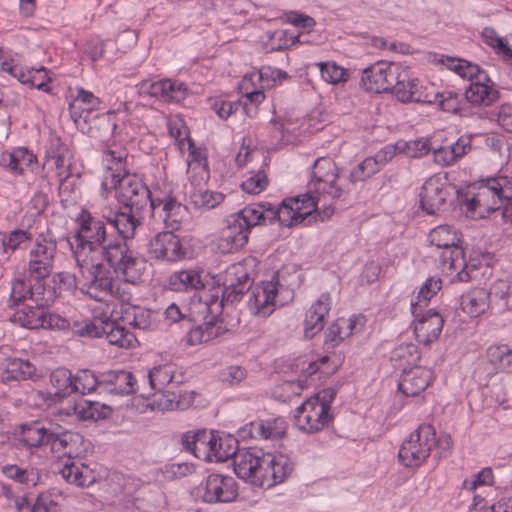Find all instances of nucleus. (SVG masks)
Masks as SVG:
<instances>
[{"mask_svg":"<svg viewBox=\"0 0 512 512\" xmlns=\"http://www.w3.org/2000/svg\"><path fill=\"white\" fill-rule=\"evenodd\" d=\"M102 373L96 375L89 369H82L74 376L75 385H77V393L81 395L89 394L97 389L101 390Z\"/></svg>","mask_w":512,"mask_h":512,"instance_id":"nucleus-51","label":"nucleus"},{"mask_svg":"<svg viewBox=\"0 0 512 512\" xmlns=\"http://www.w3.org/2000/svg\"><path fill=\"white\" fill-rule=\"evenodd\" d=\"M1 70L6 71L13 75L20 83L28 84L38 90L50 92L51 88L48 85L50 78L47 77V69L41 66L38 69L32 68L28 71H23L16 66H10L7 62L1 64Z\"/></svg>","mask_w":512,"mask_h":512,"instance_id":"nucleus-28","label":"nucleus"},{"mask_svg":"<svg viewBox=\"0 0 512 512\" xmlns=\"http://www.w3.org/2000/svg\"><path fill=\"white\" fill-rule=\"evenodd\" d=\"M433 379L432 370L415 366L410 369H404L398 384L399 390L406 396H417L423 392Z\"/></svg>","mask_w":512,"mask_h":512,"instance_id":"nucleus-19","label":"nucleus"},{"mask_svg":"<svg viewBox=\"0 0 512 512\" xmlns=\"http://www.w3.org/2000/svg\"><path fill=\"white\" fill-rule=\"evenodd\" d=\"M149 396L152 395L150 406L153 410H174L184 409L185 404L182 402L180 393L170 391L163 388L161 390H151L148 392Z\"/></svg>","mask_w":512,"mask_h":512,"instance_id":"nucleus-43","label":"nucleus"},{"mask_svg":"<svg viewBox=\"0 0 512 512\" xmlns=\"http://www.w3.org/2000/svg\"><path fill=\"white\" fill-rule=\"evenodd\" d=\"M435 429L422 424L403 441L398 452L399 462L405 467H419L435 447Z\"/></svg>","mask_w":512,"mask_h":512,"instance_id":"nucleus-8","label":"nucleus"},{"mask_svg":"<svg viewBox=\"0 0 512 512\" xmlns=\"http://www.w3.org/2000/svg\"><path fill=\"white\" fill-rule=\"evenodd\" d=\"M234 226L229 225V231L212 240L209 244L211 253L233 254L239 252L248 242L247 232L234 231Z\"/></svg>","mask_w":512,"mask_h":512,"instance_id":"nucleus-31","label":"nucleus"},{"mask_svg":"<svg viewBox=\"0 0 512 512\" xmlns=\"http://www.w3.org/2000/svg\"><path fill=\"white\" fill-rule=\"evenodd\" d=\"M81 273L87 280V295L95 300H102L103 295L118 293L114 289V275L117 276L115 266L118 258H101L96 262L94 258H75Z\"/></svg>","mask_w":512,"mask_h":512,"instance_id":"nucleus-4","label":"nucleus"},{"mask_svg":"<svg viewBox=\"0 0 512 512\" xmlns=\"http://www.w3.org/2000/svg\"><path fill=\"white\" fill-rule=\"evenodd\" d=\"M101 391L116 395L139 393L143 398L149 397V393L141 389L134 374L126 370H110L103 372Z\"/></svg>","mask_w":512,"mask_h":512,"instance_id":"nucleus-15","label":"nucleus"},{"mask_svg":"<svg viewBox=\"0 0 512 512\" xmlns=\"http://www.w3.org/2000/svg\"><path fill=\"white\" fill-rule=\"evenodd\" d=\"M217 436L218 434H215L212 430L187 431L182 435L181 443L184 450L199 459L209 461L212 452L216 449Z\"/></svg>","mask_w":512,"mask_h":512,"instance_id":"nucleus-18","label":"nucleus"},{"mask_svg":"<svg viewBox=\"0 0 512 512\" xmlns=\"http://www.w3.org/2000/svg\"><path fill=\"white\" fill-rule=\"evenodd\" d=\"M147 270L146 258H118L115 266L117 277L122 276L125 282L132 284L141 281Z\"/></svg>","mask_w":512,"mask_h":512,"instance_id":"nucleus-35","label":"nucleus"},{"mask_svg":"<svg viewBox=\"0 0 512 512\" xmlns=\"http://www.w3.org/2000/svg\"><path fill=\"white\" fill-rule=\"evenodd\" d=\"M429 241L432 245L443 249H453L451 254L465 256L466 248L463 247L459 233L449 225H439L429 233Z\"/></svg>","mask_w":512,"mask_h":512,"instance_id":"nucleus-26","label":"nucleus"},{"mask_svg":"<svg viewBox=\"0 0 512 512\" xmlns=\"http://www.w3.org/2000/svg\"><path fill=\"white\" fill-rule=\"evenodd\" d=\"M56 432L47 429L40 422L21 425L19 441L29 448L55 445Z\"/></svg>","mask_w":512,"mask_h":512,"instance_id":"nucleus-25","label":"nucleus"},{"mask_svg":"<svg viewBox=\"0 0 512 512\" xmlns=\"http://www.w3.org/2000/svg\"><path fill=\"white\" fill-rule=\"evenodd\" d=\"M103 186H111L117 190V198L119 202L130 201L140 191V187L146 186L142 179L136 174L119 175L110 172L103 181Z\"/></svg>","mask_w":512,"mask_h":512,"instance_id":"nucleus-24","label":"nucleus"},{"mask_svg":"<svg viewBox=\"0 0 512 512\" xmlns=\"http://www.w3.org/2000/svg\"><path fill=\"white\" fill-rule=\"evenodd\" d=\"M487 359L495 369L504 370L512 363V349L505 344L490 346Z\"/></svg>","mask_w":512,"mask_h":512,"instance_id":"nucleus-53","label":"nucleus"},{"mask_svg":"<svg viewBox=\"0 0 512 512\" xmlns=\"http://www.w3.org/2000/svg\"><path fill=\"white\" fill-rule=\"evenodd\" d=\"M491 301L507 310H512V280L498 279L490 287Z\"/></svg>","mask_w":512,"mask_h":512,"instance_id":"nucleus-50","label":"nucleus"},{"mask_svg":"<svg viewBox=\"0 0 512 512\" xmlns=\"http://www.w3.org/2000/svg\"><path fill=\"white\" fill-rule=\"evenodd\" d=\"M339 178L338 168L335 162L329 157H320L315 160L311 179L308 182V191L305 197H312L318 204L320 196L338 199L343 193L337 180Z\"/></svg>","mask_w":512,"mask_h":512,"instance_id":"nucleus-7","label":"nucleus"},{"mask_svg":"<svg viewBox=\"0 0 512 512\" xmlns=\"http://www.w3.org/2000/svg\"><path fill=\"white\" fill-rule=\"evenodd\" d=\"M198 494L206 503H229L237 498L238 487L232 477L213 473L198 487Z\"/></svg>","mask_w":512,"mask_h":512,"instance_id":"nucleus-10","label":"nucleus"},{"mask_svg":"<svg viewBox=\"0 0 512 512\" xmlns=\"http://www.w3.org/2000/svg\"><path fill=\"white\" fill-rule=\"evenodd\" d=\"M398 65L392 62H378L365 68L361 76V87L373 93L389 92L391 83L393 84L395 77H397Z\"/></svg>","mask_w":512,"mask_h":512,"instance_id":"nucleus-14","label":"nucleus"},{"mask_svg":"<svg viewBox=\"0 0 512 512\" xmlns=\"http://www.w3.org/2000/svg\"><path fill=\"white\" fill-rule=\"evenodd\" d=\"M199 302L201 306L199 313H205L204 316H212V319H219L225 309L220 287L215 284L214 280L212 289L203 291L199 297Z\"/></svg>","mask_w":512,"mask_h":512,"instance_id":"nucleus-39","label":"nucleus"},{"mask_svg":"<svg viewBox=\"0 0 512 512\" xmlns=\"http://www.w3.org/2000/svg\"><path fill=\"white\" fill-rule=\"evenodd\" d=\"M28 397L33 406L39 409H48L60 403L54 394L48 390H33Z\"/></svg>","mask_w":512,"mask_h":512,"instance_id":"nucleus-62","label":"nucleus"},{"mask_svg":"<svg viewBox=\"0 0 512 512\" xmlns=\"http://www.w3.org/2000/svg\"><path fill=\"white\" fill-rule=\"evenodd\" d=\"M267 203L261 202L246 206L232 215L234 228L247 232L248 237L252 227L269 223Z\"/></svg>","mask_w":512,"mask_h":512,"instance_id":"nucleus-23","label":"nucleus"},{"mask_svg":"<svg viewBox=\"0 0 512 512\" xmlns=\"http://www.w3.org/2000/svg\"><path fill=\"white\" fill-rule=\"evenodd\" d=\"M161 88L163 90L161 99L165 102H180L187 95V87L179 81L162 79Z\"/></svg>","mask_w":512,"mask_h":512,"instance_id":"nucleus-55","label":"nucleus"},{"mask_svg":"<svg viewBox=\"0 0 512 512\" xmlns=\"http://www.w3.org/2000/svg\"><path fill=\"white\" fill-rule=\"evenodd\" d=\"M491 293L485 288H474L460 298V307L462 311L470 317H478L485 313L489 308Z\"/></svg>","mask_w":512,"mask_h":512,"instance_id":"nucleus-32","label":"nucleus"},{"mask_svg":"<svg viewBox=\"0 0 512 512\" xmlns=\"http://www.w3.org/2000/svg\"><path fill=\"white\" fill-rule=\"evenodd\" d=\"M393 84L391 83L390 92L397 98L398 101L403 103L417 102V103H429L433 100L430 98V94L423 90V86L417 78H411L406 68L398 65V71Z\"/></svg>","mask_w":512,"mask_h":512,"instance_id":"nucleus-13","label":"nucleus"},{"mask_svg":"<svg viewBox=\"0 0 512 512\" xmlns=\"http://www.w3.org/2000/svg\"><path fill=\"white\" fill-rule=\"evenodd\" d=\"M60 474L67 483L78 487H89L95 482L92 470L84 463L67 461L60 469Z\"/></svg>","mask_w":512,"mask_h":512,"instance_id":"nucleus-34","label":"nucleus"},{"mask_svg":"<svg viewBox=\"0 0 512 512\" xmlns=\"http://www.w3.org/2000/svg\"><path fill=\"white\" fill-rule=\"evenodd\" d=\"M317 208L315 200L304 195L284 199L277 206L269 202L267 203L268 222L271 224L278 221L281 226L291 227L302 223Z\"/></svg>","mask_w":512,"mask_h":512,"instance_id":"nucleus-9","label":"nucleus"},{"mask_svg":"<svg viewBox=\"0 0 512 512\" xmlns=\"http://www.w3.org/2000/svg\"><path fill=\"white\" fill-rule=\"evenodd\" d=\"M331 308V296L322 293L318 300L311 305L306 313L304 332L307 338H313L325 326V317Z\"/></svg>","mask_w":512,"mask_h":512,"instance_id":"nucleus-22","label":"nucleus"},{"mask_svg":"<svg viewBox=\"0 0 512 512\" xmlns=\"http://www.w3.org/2000/svg\"><path fill=\"white\" fill-rule=\"evenodd\" d=\"M174 373L175 368L172 364L155 366L149 370L147 377L144 378V381L147 379L150 390H161L172 384Z\"/></svg>","mask_w":512,"mask_h":512,"instance_id":"nucleus-46","label":"nucleus"},{"mask_svg":"<svg viewBox=\"0 0 512 512\" xmlns=\"http://www.w3.org/2000/svg\"><path fill=\"white\" fill-rule=\"evenodd\" d=\"M215 451L211 454L209 462H224L236 454L238 450V440L231 435H219L216 440Z\"/></svg>","mask_w":512,"mask_h":512,"instance_id":"nucleus-49","label":"nucleus"},{"mask_svg":"<svg viewBox=\"0 0 512 512\" xmlns=\"http://www.w3.org/2000/svg\"><path fill=\"white\" fill-rule=\"evenodd\" d=\"M447 196L448 192L443 185L437 180L429 179L424 183L420 193L421 208L434 215L445 205Z\"/></svg>","mask_w":512,"mask_h":512,"instance_id":"nucleus-27","label":"nucleus"},{"mask_svg":"<svg viewBox=\"0 0 512 512\" xmlns=\"http://www.w3.org/2000/svg\"><path fill=\"white\" fill-rule=\"evenodd\" d=\"M107 295H103L102 300H96L98 303L92 308V319L86 321L78 333L82 337H100L105 333V329L111 326L112 322L117 321L115 317V304L105 300Z\"/></svg>","mask_w":512,"mask_h":512,"instance_id":"nucleus-16","label":"nucleus"},{"mask_svg":"<svg viewBox=\"0 0 512 512\" xmlns=\"http://www.w3.org/2000/svg\"><path fill=\"white\" fill-rule=\"evenodd\" d=\"M140 191L130 201H123L124 210L112 213L107 221L124 238H133L136 229L142 225L145 217L156 208L148 186H139Z\"/></svg>","mask_w":512,"mask_h":512,"instance_id":"nucleus-3","label":"nucleus"},{"mask_svg":"<svg viewBox=\"0 0 512 512\" xmlns=\"http://www.w3.org/2000/svg\"><path fill=\"white\" fill-rule=\"evenodd\" d=\"M453 69L461 77L470 80V84L464 93L466 101L470 104L487 107L500 99V91L495 83L478 65L459 60Z\"/></svg>","mask_w":512,"mask_h":512,"instance_id":"nucleus-6","label":"nucleus"},{"mask_svg":"<svg viewBox=\"0 0 512 512\" xmlns=\"http://www.w3.org/2000/svg\"><path fill=\"white\" fill-rule=\"evenodd\" d=\"M441 287L442 281L440 278H428L418 292V302L423 301L425 304H427L430 299L441 289Z\"/></svg>","mask_w":512,"mask_h":512,"instance_id":"nucleus-64","label":"nucleus"},{"mask_svg":"<svg viewBox=\"0 0 512 512\" xmlns=\"http://www.w3.org/2000/svg\"><path fill=\"white\" fill-rule=\"evenodd\" d=\"M36 161V156L27 148H17L13 152L2 156V162L11 171L23 174Z\"/></svg>","mask_w":512,"mask_h":512,"instance_id":"nucleus-44","label":"nucleus"},{"mask_svg":"<svg viewBox=\"0 0 512 512\" xmlns=\"http://www.w3.org/2000/svg\"><path fill=\"white\" fill-rule=\"evenodd\" d=\"M450 266L456 267L457 264L462 266V269L457 272V278L461 282H467L476 277V272L481 265L480 258H449Z\"/></svg>","mask_w":512,"mask_h":512,"instance_id":"nucleus-54","label":"nucleus"},{"mask_svg":"<svg viewBox=\"0 0 512 512\" xmlns=\"http://www.w3.org/2000/svg\"><path fill=\"white\" fill-rule=\"evenodd\" d=\"M380 170L376 161L371 157L365 158L361 163L355 166L350 173V181L355 183L365 181Z\"/></svg>","mask_w":512,"mask_h":512,"instance_id":"nucleus-57","label":"nucleus"},{"mask_svg":"<svg viewBox=\"0 0 512 512\" xmlns=\"http://www.w3.org/2000/svg\"><path fill=\"white\" fill-rule=\"evenodd\" d=\"M322 79L329 84H338L347 80L348 70L338 66L335 62H319Z\"/></svg>","mask_w":512,"mask_h":512,"instance_id":"nucleus-56","label":"nucleus"},{"mask_svg":"<svg viewBox=\"0 0 512 512\" xmlns=\"http://www.w3.org/2000/svg\"><path fill=\"white\" fill-rule=\"evenodd\" d=\"M444 326V318L435 309H428L415 324L414 333L419 343L429 345L437 340Z\"/></svg>","mask_w":512,"mask_h":512,"instance_id":"nucleus-20","label":"nucleus"},{"mask_svg":"<svg viewBox=\"0 0 512 512\" xmlns=\"http://www.w3.org/2000/svg\"><path fill=\"white\" fill-rule=\"evenodd\" d=\"M64 449V453L69 459L83 458L92 452V443L77 432L65 431L56 433L55 444Z\"/></svg>","mask_w":512,"mask_h":512,"instance_id":"nucleus-29","label":"nucleus"},{"mask_svg":"<svg viewBox=\"0 0 512 512\" xmlns=\"http://www.w3.org/2000/svg\"><path fill=\"white\" fill-rule=\"evenodd\" d=\"M264 464L272 465V481L268 488L284 482L294 469V464L287 455L267 452L264 455Z\"/></svg>","mask_w":512,"mask_h":512,"instance_id":"nucleus-37","label":"nucleus"},{"mask_svg":"<svg viewBox=\"0 0 512 512\" xmlns=\"http://www.w3.org/2000/svg\"><path fill=\"white\" fill-rule=\"evenodd\" d=\"M150 246L155 256H179L182 248L179 237L169 231L157 234Z\"/></svg>","mask_w":512,"mask_h":512,"instance_id":"nucleus-41","label":"nucleus"},{"mask_svg":"<svg viewBox=\"0 0 512 512\" xmlns=\"http://www.w3.org/2000/svg\"><path fill=\"white\" fill-rule=\"evenodd\" d=\"M261 453V450L256 449L237 450L232 458L236 475L241 479L251 480L259 465Z\"/></svg>","mask_w":512,"mask_h":512,"instance_id":"nucleus-33","label":"nucleus"},{"mask_svg":"<svg viewBox=\"0 0 512 512\" xmlns=\"http://www.w3.org/2000/svg\"><path fill=\"white\" fill-rule=\"evenodd\" d=\"M469 210L480 213L502 211V217L512 223V175H497L480 182L478 192L466 200Z\"/></svg>","mask_w":512,"mask_h":512,"instance_id":"nucleus-1","label":"nucleus"},{"mask_svg":"<svg viewBox=\"0 0 512 512\" xmlns=\"http://www.w3.org/2000/svg\"><path fill=\"white\" fill-rule=\"evenodd\" d=\"M28 240V232L25 230H14L8 237L5 235H1L0 237L4 253H13L16 248Z\"/></svg>","mask_w":512,"mask_h":512,"instance_id":"nucleus-60","label":"nucleus"},{"mask_svg":"<svg viewBox=\"0 0 512 512\" xmlns=\"http://www.w3.org/2000/svg\"><path fill=\"white\" fill-rule=\"evenodd\" d=\"M31 289L32 282L30 280L27 283L23 279H16L12 283L10 302H12L14 305H18L23 300H31Z\"/></svg>","mask_w":512,"mask_h":512,"instance_id":"nucleus-61","label":"nucleus"},{"mask_svg":"<svg viewBox=\"0 0 512 512\" xmlns=\"http://www.w3.org/2000/svg\"><path fill=\"white\" fill-rule=\"evenodd\" d=\"M224 195L220 192L209 191L206 189H196L191 195L190 199L196 208L213 209L224 200Z\"/></svg>","mask_w":512,"mask_h":512,"instance_id":"nucleus-52","label":"nucleus"},{"mask_svg":"<svg viewBox=\"0 0 512 512\" xmlns=\"http://www.w3.org/2000/svg\"><path fill=\"white\" fill-rule=\"evenodd\" d=\"M127 239L121 236L120 239L107 241L104 222L88 214L83 218L80 230L70 241V246L74 254L95 252L96 247L99 246L103 256H127L129 251Z\"/></svg>","mask_w":512,"mask_h":512,"instance_id":"nucleus-2","label":"nucleus"},{"mask_svg":"<svg viewBox=\"0 0 512 512\" xmlns=\"http://www.w3.org/2000/svg\"><path fill=\"white\" fill-rule=\"evenodd\" d=\"M1 470L7 478L26 487L36 486L41 479L39 470L31 466L22 467L16 464H7Z\"/></svg>","mask_w":512,"mask_h":512,"instance_id":"nucleus-40","label":"nucleus"},{"mask_svg":"<svg viewBox=\"0 0 512 512\" xmlns=\"http://www.w3.org/2000/svg\"><path fill=\"white\" fill-rule=\"evenodd\" d=\"M212 280L220 287L225 308L231 309H235L248 296L254 282L244 258L222 273L212 276Z\"/></svg>","mask_w":512,"mask_h":512,"instance_id":"nucleus-5","label":"nucleus"},{"mask_svg":"<svg viewBox=\"0 0 512 512\" xmlns=\"http://www.w3.org/2000/svg\"><path fill=\"white\" fill-rule=\"evenodd\" d=\"M430 98L433 100L432 103L438 102L441 110L453 114L461 113L463 109L462 105H465V103L467 102L465 96L463 97L462 94L454 91H444L442 93H436L430 95Z\"/></svg>","mask_w":512,"mask_h":512,"instance_id":"nucleus-48","label":"nucleus"},{"mask_svg":"<svg viewBox=\"0 0 512 512\" xmlns=\"http://www.w3.org/2000/svg\"><path fill=\"white\" fill-rule=\"evenodd\" d=\"M56 277L59 282H64L69 277L66 273H58L50 280H41L32 283L31 301L43 307H48L60 294V287L56 286Z\"/></svg>","mask_w":512,"mask_h":512,"instance_id":"nucleus-30","label":"nucleus"},{"mask_svg":"<svg viewBox=\"0 0 512 512\" xmlns=\"http://www.w3.org/2000/svg\"><path fill=\"white\" fill-rule=\"evenodd\" d=\"M73 413L83 421H98L109 418L112 408L98 401L81 400L74 404Z\"/></svg>","mask_w":512,"mask_h":512,"instance_id":"nucleus-38","label":"nucleus"},{"mask_svg":"<svg viewBox=\"0 0 512 512\" xmlns=\"http://www.w3.org/2000/svg\"><path fill=\"white\" fill-rule=\"evenodd\" d=\"M11 322L27 329H49L58 325L59 317L47 314L46 307L25 305L10 317Z\"/></svg>","mask_w":512,"mask_h":512,"instance_id":"nucleus-17","label":"nucleus"},{"mask_svg":"<svg viewBox=\"0 0 512 512\" xmlns=\"http://www.w3.org/2000/svg\"><path fill=\"white\" fill-rule=\"evenodd\" d=\"M278 282H265L262 286L251 287L247 296V308L251 314L266 318L277 306L284 303L277 299Z\"/></svg>","mask_w":512,"mask_h":512,"instance_id":"nucleus-12","label":"nucleus"},{"mask_svg":"<svg viewBox=\"0 0 512 512\" xmlns=\"http://www.w3.org/2000/svg\"><path fill=\"white\" fill-rule=\"evenodd\" d=\"M36 372L35 365L26 359L6 358L0 363V381L3 383L34 380Z\"/></svg>","mask_w":512,"mask_h":512,"instance_id":"nucleus-21","label":"nucleus"},{"mask_svg":"<svg viewBox=\"0 0 512 512\" xmlns=\"http://www.w3.org/2000/svg\"><path fill=\"white\" fill-rule=\"evenodd\" d=\"M99 338H105L110 345H116L121 348H130L136 341L135 335L120 326L117 321L112 322L109 328L105 329V333H101Z\"/></svg>","mask_w":512,"mask_h":512,"instance_id":"nucleus-47","label":"nucleus"},{"mask_svg":"<svg viewBox=\"0 0 512 512\" xmlns=\"http://www.w3.org/2000/svg\"><path fill=\"white\" fill-rule=\"evenodd\" d=\"M406 143L398 142L396 144H388L375 153L372 158L381 170L388 162H390L398 153L404 151Z\"/></svg>","mask_w":512,"mask_h":512,"instance_id":"nucleus-59","label":"nucleus"},{"mask_svg":"<svg viewBox=\"0 0 512 512\" xmlns=\"http://www.w3.org/2000/svg\"><path fill=\"white\" fill-rule=\"evenodd\" d=\"M329 410L330 407L319 403L318 398L308 399L295 410V423L305 432H318L329 424Z\"/></svg>","mask_w":512,"mask_h":512,"instance_id":"nucleus-11","label":"nucleus"},{"mask_svg":"<svg viewBox=\"0 0 512 512\" xmlns=\"http://www.w3.org/2000/svg\"><path fill=\"white\" fill-rule=\"evenodd\" d=\"M53 258L34 259L29 262L30 281L50 280L51 260Z\"/></svg>","mask_w":512,"mask_h":512,"instance_id":"nucleus-58","label":"nucleus"},{"mask_svg":"<svg viewBox=\"0 0 512 512\" xmlns=\"http://www.w3.org/2000/svg\"><path fill=\"white\" fill-rule=\"evenodd\" d=\"M50 383L54 389V396L62 402L73 393H77V385L74 382L72 372L64 367H59L50 374Z\"/></svg>","mask_w":512,"mask_h":512,"instance_id":"nucleus-36","label":"nucleus"},{"mask_svg":"<svg viewBox=\"0 0 512 512\" xmlns=\"http://www.w3.org/2000/svg\"><path fill=\"white\" fill-rule=\"evenodd\" d=\"M169 288L173 291H185L188 289H203L204 283L200 272L197 270H182L174 272L168 280Z\"/></svg>","mask_w":512,"mask_h":512,"instance_id":"nucleus-42","label":"nucleus"},{"mask_svg":"<svg viewBox=\"0 0 512 512\" xmlns=\"http://www.w3.org/2000/svg\"><path fill=\"white\" fill-rule=\"evenodd\" d=\"M287 424L281 417L255 421L254 430L259 439L274 440L281 438L286 433Z\"/></svg>","mask_w":512,"mask_h":512,"instance_id":"nucleus-45","label":"nucleus"},{"mask_svg":"<svg viewBox=\"0 0 512 512\" xmlns=\"http://www.w3.org/2000/svg\"><path fill=\"white\" fill-rule=\"evenodd\" d=\"M268 184L267 176L264 172L259 171L241 184L243 191L249 194H257L261 192Z\"/></svg>","mask_w":512,"mask_h":512,"instance_id":"nucleus-63","label":"nucleus"}]
</instances>
